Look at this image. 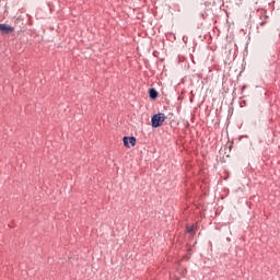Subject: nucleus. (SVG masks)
Here are the masks:
<instances>
[{
	"label": "nucleus",
	"instance_id": "obj_1",
	"mask_svg": "<svg viewBox=\"0 0 280 280\" xmlns=\"http://www.w3.org/2000/svg\"><path fill=\"white\" fill-rule=\"evenodd\" d=\"M165 119H167V117L163 113L153 115V117L151 118L152 127L160 128V126H163V121H165Z\"/></svg>",
	"mask_w": 280,
	"mask_h": 280
},
{
	"label": "nucleus",
	"instance_id": "obj_2",
	"mask_svg": "<svg viewBox=\"0 0 280 280\" xmlns=\"http://www.w3.org/2000/svg\"><path fill=\"white\" fill-rule=\"evenodd\" d=\"M122 142H124L125 148H135L137 145V138L124 137Z\"/></svg>",
	"mask_w": 280,
	"mask_h": 280
},
{
	"label": "nucleus",
	"instance_id": "obj_3",
	"mask_svg": "<svg viewBox=\"0 0 280 280\" xmlns=\"http://www.w3.org/2000/svg\"><path fill=\"white\" fill-rule=\"evenodd\" d=\"M0 32L1 34H12V32H14V27L8 24H0Z\"/></svg>",
	"mask_w": 280,
	"mask_h": 280
},
{
	"label": "nucleus",
	"instance_id": "obj_4",
	"mask_svg": "<svg viewBox=\"0 0 280 280\" xmlns=\"http://www.w3.org/2000/svg\"><path fill=\"white\" fill-rule=\"evenodd\" d=\"M149 95H150L151 100H156V97H159V92H156L154 89H150Z\"/></svg>",
	"mask_w": 280,
	"mask_h": 280
},
{
	"label": "nucleus",
	"instance_id": "obj_5",
	"mask_svg": "<svg viewBox=\"0 0 280 280\" xmlns=\"http://www.w3.org/2000/svg\"><path fill=\"white\" fill-rule=\"evenodd\" d=\"M187 232L192 233L194 232V226H187Z\"/></svg>",
	"mask_w": 280,
	"mask_h": 280
}]
</instances>
